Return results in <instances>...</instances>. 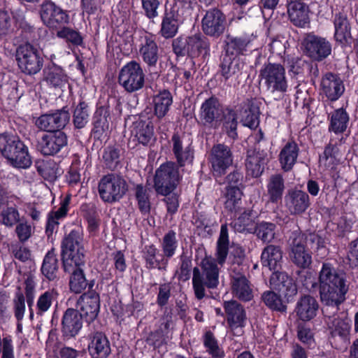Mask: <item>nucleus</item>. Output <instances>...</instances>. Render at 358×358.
Listing matches in <instances>:
<instances>
[{
    "mask_svg": "<svg viewBox=\"0 0 358 358\" xmlns=\"http://www.w3.org/2000/svg\"><path fill=\"white\" fill-rule=\"evenodd\" d=\"M349 284L345 274L338 272L331 264L324 263L319 273L320 300L326 306L323 308L325 323L333 338L348 341L351 329L350 320L338 315H330L329 308L338 311V306L346 299Z\"/></svg>",
    "mask_w": 358,
    "mask_h": 358,
    "instance_id": "nucleus-1",
    "label": "nucleus"
},
{
    "mask_svg": "<svg viewBox=\"0 0 358 358\" xmlns=\"http://www.w3.org/2000/svg\"><path fill=\"white\" fill-rule=\"evenodd\" d=\"M63 264L65 271L72 272L69 286L76 294L83 292L87 286L81 266L85 264V248L83 231L73 229L64 238L62 243Z\"/></svg>",
    "mask_w": 358,
    "mask_h": 358,
    "instance_id": "nucleus-2",
    "label": "nucleus"
},
{
    "mask_svg": "<svg viewBox=\"0 0 358 358\" xmlns=\"http://www.w3.org/2000/svg\"><path fill=\"white\" fill-rule=\"evenodd\" d=\"M267 92L271 94L282 95L287 92L288 80L285 67L275 63L264 64L259 71Z\"/></svg>",
    "mask_w": 358,
    "mask_h": 358,
    "instance_id": "nucleus-3",
    "label": "nucleus"
},
{
    "mask_svg": "<svg viewBox=\"0 0 358 358\" xmlns=\"http://www.w3.org/2000/svg\"><path fill=\"white\" fill-rule=\"evenodd\" d=\"M203 273L195 267L193 270L192 284L195 296L201 299L205 296L204 285L209 288H214L218 284V268L215 260L211 258H205L201 263Z\"/></svg>",
    "mask_w": 358,
    "mask_h": 358,
    "instance_id": "nucleus-4",
    "label": "nucleus"
},
{
    "mask_svg": "<svg viewBox=\"0 0 358 358\" xmlns=\"http://www.w3.org/2000/svg\"><path fill=\"white\" fill-rule=\"evenodd\" d=\"M98 191L103 201L113 203L119 201L126 194L128 184L123 176L108 173L100 179Z\"/></svg>",
    "mask_w": 358,
    "mask_h": 358,
    "instance_id": "nucleus-5",
    "label": "nucleus"
},
{
    "mask_svg": "<svg viewBox=\"0 0 358 358\" xmlns=\"http://www.w3.org/2000/svg\"><path fill=\"white\" fill-rule=\"evenodd\" d=\"M192 11L193 9L187 3L183 7L172 5L169 9H166L161 24L162 36L166 38L173 37L178 32L179 25L192 15Z\"/></svg>",
    "mask_w": 358,
    "mask_h": 358,
    "instance_id": "nucleus-6",
    "label": "nucleus"
},
{
    "mask_svg": "<svg viewBox=\"0 0 358 358\" xmlns=\"http://www.w3.org/2000/svg\"><path fill=\"white\" fill-rule=\"evenodd\" d=\"M179 180L178 168L173 163L164 164L156 171L155 189L158 194L167 195L176 189Z\"/></svg>",
    "mask_w": 358,
    "mask_h": 358,
    "instance_id": "nucleus-7",
    "label": "nucleus"
},
{
    "mask_svg": "<svg viewBox=\"0 0 358 358\" xmlns=\"http://www.w3.org/2000/svg\"><path fill=\"white\" fill-rule=\"evenodd\" d=\"M118 82L128 92L141 89L144 85V73L140 64L131 61L123 66L119 73Z\"/></svg>",
    "mask_w": 358,
    "mask_h": 358,
    "instance_id": "nucleus-8",
    "label": "nucleus"
},
{
    "mask_svg": "<svg viewBox=\"0 0 358 358\" xmlns=\"http://www.w3.org/2000/svg\"><path fill=\"white\" fill-rule=\"evenodd\" d=\"M0 151L12 166H22V143L15 134H0Z\"/></svg>",
    "mask_w": 358,
    "mask_h": 358,
    "instance_id": "nucleus-9",
    "label": "nucleus"
},
{
    "mask_svg": "<svg viewBox=\"0 0 358 358\" xmlns=\"http://www.w3.org/2000/svg\"><path fill=\"white\" fill-rule=\"evenodd\" d=\"M305 243L304 234L297 231L292 233L289 257L292 262L301 268H307L312 263L311 254L306 249Z\"/></svg>",
    "mask_w": 358,
    "mask_h": 358,
    "instance_id": "nucleus-10",
    "label": "nucleus"
},
{
    "mask_svg": "<svg viewBox=\"0 0 358 358\" xmlns=\"http://www.w3.org/2000/svg\"><path fill=\"white\" fill-rule=\"evenodd\" d=\"M36 271L34 251L24 245V280L27 303L29 307L34 304L36 295Z\"/></svg>",
    "mask_w": 358,
    "mask_h": 358,
    "instance_id": "nucleus-11",
    "label": "nucleus"
},
{
    "mask_svg": "<svg viewBox=\"0 0 358 358\" xmlns=\"http://www.w3.org/2000/svg\"><path fill=\"white\" fill-rule=\"evenodd\" d=\"M210 162L213 176L218 178L225 174L227 169L233 163V155L230 148L224 144L215 145L210 151Z\"/></svg>",
    "mask_w": 358,
    "mask_h": 358,
    "instance_id": "nucleus-12",
    "label": "nucleus"
},
{
    "mask_svg": "<svg viewBox=\"0 0 358 358\" xmlns=\"http://www.w3.org/2000/svg\"><path fill=\"white\" fill-rule=\"evenodd\" d=\"M226 17L224 13L217 8L208 10L201 20V28L207 36L217 38L225 29Z\"/></svg>",
    "mask_w": 358,
    "mask_h": 358,
    "instance_id": "nucleus-13",
    "label": "nucleus"
},
{
    "mask_svg": "<svg viewBox=\"0 0 358 358\" xmlns=\"http://www.w3.org/2000/svg\"><path fill=\"white\" fill-rule=\"evenodd\" d=\"M40 16L43 24L50 28H57L69 21L67 13L52 1H46L41 5Z\"/></svg>",
    "mask_w": 358,
    "mask_h": 358,
    "instance_id": "nucleus-14",
    "label": "nucleus"
},
{
    "mask_svg": "<svg viewBox=\"0 0 358 358\" xmlns=\"http://www.w3.org/2000/svg\"><path fill=\"white\" fill-rule=\"evenodd\" d=\"M199 118L204 125L216 127L224 116V110L217 99L210 97L202 103Z\"/></svg>",
    "mask_w": 358,
    "mask_h": 358,
    "instance_id": "nucleus-15",
    "label": "nucleus"
},
{
    "mask_svg": "<svg viewBox=\"0 0 358 358\" xmlns=\"http://www.w3.org/2000/svg\"><path fill=\"white\" fill-rule=\"evenodd\" d=\"M172 151L180 166L191 163L194 158L192 142L185 136L174 134L171 138Z\"/></svg>",
    "mask_w": 358,
    "mask_h": 358,
    "instance_id": "nucleus-16",
    "label": "nucleus"
},
{
    "mask_svg": "<svg viewBox=\"0 0 358 358\" xmlns=\"http://www.w3.org/2000/svg\"><path fill=\"white\" fill-rule=\"evenodd\" d=\"M306 53L313 59L321 60L330 55L331 47L325 39L315 35H308L303 41Z\"/></svg>",
    "mask_w": 358,
    "mask_h": 358,
    "instance_id": "nucleus-17",
    "label": "nucleus"
},
{
    "mask_svg": "<svg viewBox=\"0 0 358 358\" xmlns=\"http://www.w3.org/2000/svg\"><path fill=\"white\" fill-rule=\"evenodd\" d=\"M67 144L66 136L62 131L50 132L43 136L38 148L43 155H54Z\"/></svg>",
    "mask_w": 358,
    "mask_h": 358,
    "instance_id": "nucleus-18",
    "label": "nucleus"
},
{
    "mask_svg": "<svg viewBox=\"0 0 358 358\" xmlns=\"http://www.w3.org/2000/svg\"><path fill=\"white\" fill-rule=\"evenodd\" d=\"M69 118V113L61 110L52 114L41 115L36 121V124L40 129L50 133L64 127Z\"/></svg>",
    "mask_w": 358,
    "mask_h": 358,
    "instance_id": "nucleus-19",
    "label": "nucleus"
},
{
    "mask_svg": "<svg viewBox=\"0 0 358 358\" xmlns=\"http://www.w3.org/2000/svg\"><path fill=\"white\" fill-rule=\"evenodd\" d=\"M139 41V55L148 66H155L159 59V48L155 37L145 33L140 37Z\"/></svg>",
    "mask_w": 358,
    "mask_h": 358,
    "instance_id": "nucleus-20",
    "label": "nucleus"
},
{
    "mask_svg": "<svg viewBox=\"0 0 358 358\" xmlns=\"http://www.w3.org/2000/svg\"><path fill=\"white\" fill-rule=\"evenodd\" d=\"M131 134L138 143L146 146L150 145L155 140L152 121L147 117H140L133 123Z\"/></svg>",
    "mask_w": 358,
    "mask_h": 358,
    "instance_id": "nucleus-21",
    "label": "nucleus"
},
{
    "mask_svg": "<svg viewBox=\"0 0 358 358\" xmlns=\"http://www.w3.org/2000/svg\"><path fill=\"white\" fill-rule=\"evenodd\" d=\"M223 307L227 316V321L231 329L245 327L247 321L244 308L237 301H226Z\"/></svg>",
    "mask_w": 358,
    "mask_h": 358,
    "instance_id": "nucleus-22",
    "label": "nucleus"
},
{
    "mask_svg": "<svg viewBox=\"0 0 358 358\" xmlns=\"http://www.w3.org/2000/svg\"><path fill=\"white\" fill-rule=\"evenodd\" d=\"M285 206L292 215H299L306 211L310 205L309 196L299 189L289 190L285 197Z\"/></svg>",
    "mask_w": 358,
    "mask_h": 358,
    "instance_id": "nucleus-23",
    "label": "nucleus"
},
{
    "mask_svg": "<svg viewBox=\"0 0 358 358\" xmlns=\"http://www.w3.org/2000/svg\"><path fill=\"white\" fill-rule=\"evenodd\" d=\"M83 327V317L75 309L68 308L62 317V331L66 337L76 336Z\"/></svg>",
    "mask_w": 358,
    "mask_h": 358,
    "instance_id": "nucleus-24",
    "label": "nucleus"
},
{
    "mask_svg": "<svg viewBox=\"0 0 358 358\" xmlns=\"http://www.w3.org/2000/svg\"><path fill=\"white\" fill-rule=\"evenodd\" d=\"M209 51L210 43L208 38L198 34L189 36L185 40L184 48L180 52L187 53L191 57H196L200 55H207Z\"/></svg>",
    "mask_w": 358,
    "mask_h": 358,
    "instance_id": "nucleus-25",
    "label": "nucleus"
},
{
    "mask_svg": "<svg viewBox=\"0 0 358 358\" xmlns=\"http://www.w3.org/2000/svg\"><path fill=\"white\" fill-rule=\"evenodd\" d=\"M77 306L82 317H85L87 322H92L99 312V297L95 294H84L79 298Z\"/></svg>",
    "mask_w": 358,
    "mask_h": 358,
    "instance_id": "nucleus-26",
    "label": "nucleus"
},
{
    "mask_svg": "<svg viewBox=\"0 0 358 358\" xmlns=\"http://www.w3.org/2000/svg\"><path fill=\"white\" fill-rule=\"evenodd\" d=\"M270 285L288 298L297 293V287L293 279L285 272H273L270 278Z\"/></svg>",
    "mask_w": 358,
    "mask_h": 358,
    "instance_id": "nucleus-27",
    "label": "nucleus"
},
{
    "mask_svg": "<svg viewBox=\"0 0 358 358\" xmlns=\"http://www.w3.org/2000/svg\"><path fill=\"white\" fill-rule=\"evenodd\" d=\"M323 93L331 101L337 100L343 93L345 87L341 78L333 73L325 74L321 81Z\"/></svg>",
    "mask_w": 358,
    "mask_h": 358,
    "instance_id": "nucleus-28",
    "label": "nucleus"
},
{
    "mask_svg": "<svg viewBox=\"0 0 358 358\" xmlns=\"http://www.w3.org/2000/svg\"><path fill=\"white\" fill-rule=\"evenodd\" d=\"M43 66L41 51L29 43L24 45V73L35 74Z\"/></svg>",
    "mask_w": 358,
    "mask_h": 358,
    "instance_id": "nucleus-29",
    "label": "nucleus"
},
{
    "mask_svg": "<svg viewBox=\"0 0 358 358\" xmlns=\"http://www.w3.org/2000/svg\"><path fill=\"white\" fill-rule=\"evenodd\" d=\"M318 308L317 300L310 295H305L297 301L294 310L299 320L307 322L316 316Z\"/></svg>",
    "mask_w": 358,
    "mask_h": 358,
    "instance_id": "nucleus-30",
    "label": "nucleus"
},
{
    "mask_svg": "<svg viewBox=\"0 0 358 358\" xmlns=\"http://www.w3.org/2000/svg\"><path fill=\"white\" fill-rule=\"evenodd\" d=\"M241 122L243 126L250 129L256 128L259 124L258 108L255 106L253 101L246 99L243 101L237 109Z\"/></svg>",
    "mask_w": 358,
    "mask_h": 358,
    "instance_id": "nucleus-31",
    "label": "nucleus"
},
{
    "mask_svg": "<svg viewBox=\"0 0 358 358\" xmlns=\"http://www.w3.org/2000/svg\"><path fill=\"white\" fill-rule=\"evenodd\" d=\"M287 13L291 22L297 27H304L309 22L308 7L300 1H290Z\"/></svg>",
    "mask_w": 358,
    "mask_h": 358,
    "instance_id": "nucleus-32",
    "label": "nucleus"
},
{
    "mask_svg": "<svg viewBox=\"0 0 358 358\" xmlns=\"http://www.w3.org/2000/svg\"><path fill=\"white\" fill-rule=\"evenodd\" d=\"M299 148L294 142H287L281 149L278 159L282 169L284 171H290L296 162Z\"/></svg>",
    "mask_w": 358,
    "mask_h": 358,
    "instance_id": "nucleus-33",
    "label": "nucleus"
},
{
    "mask_svg": "<svg viewBox=\"0 0 358 358\" xmlns=\"http://www.w3.org/2000/svg\"><path fill=\"white\" fill-rule=\"evenodd\" d=\"M282 260V252L279 246L268 245L264 248L261 255V262L270 270L280 266Z\"/></svg>",
    "mask_w": 358,
    "mask_h": 358,
    "instance_id": "nucleus-34",
    "label": "nucleus"
},
{
    "mask_svg": "<svg viewBox=\"0 0 358 358\" xmlns=\"http://www.w3.org/2000/svg\"><path fill=\"white\" fill-rule=\"evenodd\" d=\"M89 350L94 358H106L110 352L106 336L100 332L95 333L89 345Z\"/></svg>",
    "mask_w": 358,
    "mask_h": 358,
    "instance_id": "nucleus-35",
    "label": "nucleus"
},
{
    "mask_svg": "<svg viewBox=\"0 0 358 358\" xmlns=\"http://www.w3.org/2000/svg\"><path fill=\"white\" fill-rule=\"evenodd\" d=\"M267 162V154L264 152H253L249 155L245 162L248 173L255 178L259 176L262 173L264 165Z\"/></svg>",
    "mask_w": 358,
    "mask_h": 358,
    "instance_id": "nucleus-36",
    "label": "nucleus"
},
{
    "mask_svg": "<svg viewBox=\"0 0 358 358\" xmlns=\"http://www.w3.org/2000/svg\"><path fill=\"white\" fill-rule=\"evenodd\" d=\"M231 288L234 296L241 301H248L253 297L252 289L249 281L244 275L234 277Z\"/></svg>",
    "mask_w": 358,
    "mask_h": 358,
    "instance_id": "nucleus-37",
    "label": "nucleus"
},
{
    "mask_svg": "<svg viewBox=\"0 0 358 358\" xmlns=\"http://www.w3.org/2000/svg\"><path fill=\"white\" fill-rule=\"evenodd\" d=\"M152 102L155 115L161 119L169 112L173 103V97L170 92L163 90L154 96Z\"/></svg>",
    "mask_w": 358,
    "mask_h": 358,
    "instance_id": "nucleus-38",
    "label": "nucleus"
},
{
    "mask_svg": "<svg viewBox=\"0 0 358 358\" xmlns=\"http://www.w3.org/2000/svg\"><path fill=\"white\" fill-rule=\"evenodd\" d=\"M335 33L334 37L338 42L341 43H347L351 38L350 27L348 20L345 14H336L334 20Z\"/></svg>",
    "mask_w": 358,
    "mask_h": 358,
    "instance_id": "nucleus-39",
    "label": "nucleus"
},
{
    "mask_svg": "<svg viewBox=\"0 0 358 358\" xmlns=\"http://www.w3.org/2000/svg\"><path fill=\"white\" fill-rule=\"evenodd\" d=\"M267 193L269 201L275 203L282 199L285 189V184L282 176L280 174L272 175L268 180Z\"/></svg>",
    "mask_w": 358,
    "mask_h": 358,
    "instance_id": "nucleus-40",
    "label": "nucleus"
},
{
    "mask_svg": "<svg viewBox=\"0 0 358 358\" xmlns=\"http://www.w3.org/2000/svg\"><path fill=\"white\" fill-rule=\"evenodd\" d=\"M229 235L227 224H222L220 228L219 238L217 242V259L220 264H223L226 260L229 250Z\"/></svg>",
    "mask_w": 358,
    "mask_h": 358,
    "instance_id": "nucleus-41",
    "label": "nucleus"
},
{
    "mask_svg": "<svg viewBox=\"0 0 358 358\" xmlns=\"http://www.w3.org/2000/svg\"><path fill=\"white\" fill-rule=\"evenodd\" d=\"M36 169L39 174L49 182L55 181L59 175V166L53 160L38 162Z\"/></svg>",
    "mask_w": 358,
    "mask_h": 358,
    "instance_id": "nucleus-42",
    "label": "nucleus"
},
{
    "mask_svg": "<svg viewBox=\"0 0 358 358\" xmlns=\"http://www.w3.org/2000/svg\"><path fill=\"white\" fill-rule=\"evenodd\" d=\"M58 271L57 259L53 250L45 255L41 267L43 274L50 280L57 278Z\"/></svg>",
    "mask_w": 358,
    "mask_h": 358,
    "instance_id": "nucleus-43",
    "label": "nucleus"
},
{
    "mask_svg": "<svg viewBox=\"0 0 358 358\" xmlns=\"http://www.w3.org/2000/svg\"><path fill=\"white\" fill-rule=\"evenodd\" d=\"M250 41L245 38H231L228 39L226 44V54L227 56L236 57L243 55L247 51Z\"/></svg>",
    "mask_w": 358,
    "mask_h": 358,
    "instance_id": "nucleus-44",
    "label": "nucleus"
},
{
    "mask_svg": "<svg viewBox=\"0 0 358 358\" xmlns=\"http://www.w3.org/2000/svg\"><path fill=\"white\" fill-rule=\"evenodd\" d=\"M242 192L237 187H226L224 208L230 212L237 211L241 204Z\"/></svg>",
    "mask_w": 358,
    "mask_h": 358,
    "instance_id": "nucleus-45",
    "label": "nucleus"
},
{
    "mask_svg": "<svg viewBox=\"0 0 358 358\" xmlns=\"http://www.w3.org/2000/svg\"><path fill=\"white\" fill-rule=\"evenodd\" d=\"M339 161L338 148L334 145H328L320 158V164L327 169L334 170Z\"/></svg>",
    "mask_w": 358,
    "mask_h": 358,
    "instance_id": "nucleus-46",
    "label": "nucleus"
},
{
    "mask_svg": "<svg viewBox=\"0 0 358 358\" xmlns=\"http://www.w3.org/2000/svg\"><path fill=\"white\" fill-rule=\"evenodd\" d=\"M231 224L235 231L241 233H251L255 229L254 220L250 210H244Z\"/></svg>",
    "mask_w": 358,
    "mask_h": 358,
    "instance_id": "nucleus-47",
    "label": "nucleus"
},
{
    "mask_svg": "<svg viewBox=\"0 0 358 358\" xmlns=\"http://www.w3.org/2000/svg\"><path fill=\"white\" fill-rule=\"evenodd\" d=\"M157 253V249L154 245L145 247L144 258L146 261L147 267L149 268H165L168 264V259H165L164 256H162L160 259H158Z\"/></svg>",
    "mask_w": 358,
    "mask_h": 358,
    "instance_id": "nucleus-48",
    "label": "nucleus"
},
{
    "mask_svg": "<svg viewBox=\"0 0 358 358\" xmlns=\"http://www.w3.org/2000/svg\"><path fill=\"white\" fill-rule=\"evenodd\" d=\"M178 246V242L176 232L169 231L164 236L161 243L164 257L167 259L172 257L175 255Z\"/></svg>",
    "mask_w": 358,
    "mask_h": 358,
    "instance_id": "nucleus-49",
    "label": "nucleus"
},
{
    "mask_svg": "<svg viewBox=\"0 0 358 358\" xmlns=\"http://www.w3.org/2000/svg\"><path fill=\"white\" fill-rule=\"evenodd\" d=\"M348 115L343 109L335 110L331 117L329 129L335 133H342L347 128Z\"/></svg>",
    "mask_w": 358,
    "mask_h": 358,
    "instance_id": "nucleus-50",
    "label": "nucleus"
},
{
    "mask_svg": "<svg viewBox=\"0 0 358 358\" xmlns=\"http://www.w3.org/2000/svg\"><path fill=\"white\" fill-rule=\"evenodd\" d=\"M203 345L206 351L213 358H224V350L220 348L217 341L210 331H206L203 336Z\"/></svg>",
    "mask_w": 358,
    "mask_h": 358,
    "instance_id": "nucleus-51",
    "label": "nucleus"
},
{
    "mask_svg": "<svg viewBox=\"0 0 358 358\" xmlns=\"http://www.w3.org/2000/svg\"><path fill=\"white\" fill-rule=\"evenodd\" d=\"M242 66L243 64L238 60L235 59V58L231 59V57L226 56L223 58L221 64L222 75L225 79H228L234 75L238 74L241 71Z\"/></svg>",
    "mask_w": 358,
    "mask_h": 358,
    "instance_id": "nucleus-52",
    "label": "nucleus"
},
{
    "mask_svg": "<svg viewBox=\"0 0 358 358\" xmlns=\"http://www.w3.org/2000/svg\"><path fill=\"white\" fill-rule=\"evenodd\" d=\"M257 236L264 242L270 243L275 234V224L271 222H262L255 227Z\"/></svg>",
    "mask_w": 358,
    "mask_h": 358,
    "instance_id": "nucleus-53",
    "label": "nucleus"
},
{
    "mask_svg": "<svg viewBox=\"0 0 358 358\" xmlns=\"http://www.w3.org/2000/svg\"><path fill=\"white\" fill-rule=\"evenodd\" d=\"M149 188L141 185H138L135 189V195L138 201V205L140 210L143 213H148L150 209Z\"/></svg>",
    "mask_w": 358,
    "mask_h": 358,
    "instance_id": "nucleus-54",
    "label": "nucleus"
},
{
    "mask_svg": "<svg viewBox=\"0 0 358 358\" xmlns=\"http://www.w3.org/2000/svg\"><path fill=\"white\" fill-rule=\"evenodd\" d=\"M90 112L87 103L80 102L73 112V123L76 128H83L88 122Z\"/></svg>",
    "mask_w": 358,
    "mask_h": 358,
    "instance_id": "nucleus-55",
    "label": "nucleus"
},
{
    "mask_svg": "<svg viewBox=\"0 0 358 358\" xmlns=\"http://www.w3.org/2000/svg\"><path fill=\"white\" fill-rule=\"evenodd\" d=\"M57 296L58 293L55 289H48L42 294L37 301V312L41 314L46 312L52 302L57 299Z\"/></svg>",
    "mask_w": 358,
    "mask_h": 358,
    "instance_id": "nucleus-56",
    "label": "nucleus"
},
{
    "mask_svg": "<svg viewBox=\"0 0 358 358\" xmlns=\"http://www.w3.org/2000/svg\"><path fill=\"white\" fill-rule=\"evenodd\" d=\"M46 81L54 87H62L67 82V77L59 68H53L48 71L45 76Z\"/></svg>",
    "mask_w": 358,
    "mask_h": 358,
    "instance_id": "nucleus-57",
    "label": "nucleus"
},
{
    "mask_svg": "<svg viewBox=\"0 0 358 358\" xmlns=\"http://www.w3.org/2000/svg\"><path fill=\"white\" fill-rule=\"evenodd\" d=\"M262 300L266 306L272 310L278 311L285 310V306L283 305L280 297L273 292H265L262 295Z\"/></svg>",
    "mask_w": 358,
    "mask_h": 358,
    "instance_id": "nucleus-58",
    "label": "nucleus"
},
{
    "mask_svg": "<svg viewBox=\"0 0 358 358\" xmlns=\"http://www.w3.org/2000/svg\"><path fill=\"white\" fill-rule=\"evenodd\" d=\"M223 117H224V125L228 136L235 139L237 137V114L234 110L229 109Z\"/></svg>",
    "mask_w": 358,
    "mask_h": 358,
    "instance_id": "nucleus-59",
    "label": "nucleus"
},
{
    "mask_svg": "<svg viewBox=\"0 0 358 358\" xmlns=\"http://www.w3.org/2000/svg\"><path fill=\"white\" fill-rule=\"evenodd\" d=\"M57 36L74 45H80L83 41L80 34L69 27H63L57 31Z\"/></svg>",
    "mask_w": 358,
    "mask_h": 358,
    "instance_id": "nucleus-60",
    "label": "nucleus"
},
{
    "mask_svg": "<svg viewBox=\"0 0 358 358\" xmlns=\"http://www.w3.org/2000/svg\"><path fill=\"white\" fill-rule=\"evenodd\" d=\"M19 213L14 208H8L0 215V222L6 226H13L19 221Z\"/></svg>",
    "mask_w": 358,
    "mask_h": 358,
    "instance_id": "nucleus-61",
    "label": "nucleus"
},
{
    "mask_svg": "<svg viewBox=\"0 0 358 358\" xmlns=\"http://www.w3.org/2000/svg\"><path fill=\"white\" fill-rule=\"evenodd\" d=\"M142 8L145 12V15L150 18L153 19L158 16V8L161 3L160 0H141Z\"/></svg>",
    "mask_w": 358,
    "mask_h": 358,
    "instance_id": "nucleus-62",
    "label": "nucleus"
},
{
    "mask_svg": "<svg viewBox=\"0 0 358 358\" xmlns=\"http://www.w3.org/2000/svg\"><path fill=\"white\" fill-rule=\"evenodd\" d=\"M103 158L109 168H115L119 162L120 150L114 147L105 149Z\"/></svg>",
    "mask_w": 358,
    "mask_h": 358,
    "instance_id": "nucleus-63",
    "label": "nucleus"
},
{
    "mask_svg": "<svg viewBox=\"0 0 358 358\" xmlns=\"http://www.w3.org/2000/svg\"><path fill=\"white\" fill-rule=\"evenodd\" d=\"M298 338L304 345H308L309 348L315 345V338L312 330L306 327L305 325H301L298 328L297 331Z\"/></svg>",
    "mask_w": 358,
    "mask_h": 358,
    "instance_id": "nucleus-64",
    "label": "nucleus"
}]
</instances>
